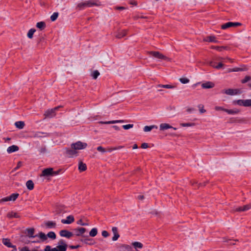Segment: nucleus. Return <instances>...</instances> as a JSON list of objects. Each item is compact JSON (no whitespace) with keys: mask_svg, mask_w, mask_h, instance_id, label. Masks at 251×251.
Instances as JSON below:
<instances>
[{"mask_svg":"<svg viewBox=\"0 0 251 251\" xmlns=\"http://www.w3.org/2000/svg\"><path fill=\"white\" fill-rule=\"evenodd\" d=\"M68 245L65 240L60 239L58 242V245L54 247L51 248L50 246H46L44 251H66Z\"/></svg>","mask_w":251,"mask_h":251,"instance_id":"f257e3e1","label":"nucleus"},{"mask_svg":"<svg viewBox=\"0 0 251 251\" xmlns=\"http://www.w3.org/2000/svg\"><path fill=\"white\" fill-rule=\"evenodd\" d=\"M100 5V2L97 0H89L78 3L76 8L78 10H81L86 7H90L94 6H98Z\"/></svg>","mask_w":251,"mask_h":251,"instance_id":"f03ea898","label":"nucleus"},{"mask_svg":"<svg viewBox=\"0 0 251 251\" xmlns=\"http://www.w3.org/2000/svg\"><path fill=\"white\" fill-rule=\"evenodd\" d=\"M38 237L40 238L42 241H46L47 239V237H49L52 240L56 238V234L53 231L49 232L47 235H46L44 233L40 232L38 234Z\"/></svg>","mask_w":251,"mask_h":251,"instance_id":"7ed1b4c3","label":"nucleus"},{"mask_svg":"<svg viewBox=\"0 0 251 251\" xmlns=\"http://www.w3.org/2000/svg\"><path fill=\"white\" fill-rule=\"evenodd\" d=\"M148 54L150 55L153 56V57H154L157 59H159L167 60L168 61H171L170 58L164 55L163 54H162L161 53H160L159 51H149L148 52Z\"/></svg>","mask_w":251,"mask_h":251,"instance_id":"20e7f679","label":"nucleus"},{"mask_svg":"<svg viewBox=\"0 0 251 251\" xmlns=\"http://www.w3.org/2000/svg\"><path fill=\"white\" fill-rule=\"evenodd\" d=\"M61 107V106H57L54 108L48 109L46 111L44 115L45 117V118H51L54 117L56 115V111Z\"/></svg>","mask_w":251,"mask_h":251,"instance_id":"39448f33","label":"nucleus"},{"mask_svg":"<svg viewBox=\"0 0 251 251\" xmlns=\"http://www.w3.org/2000/svg\"><path fill=\"white\" fill-rule=\"evenodd\" d=\"M87 147V144L86 143L82 142L81 141H77L75 143H73L71 145V148L75 149V150H82L85 149Z\"/></svg>","mask_w":251,"mask_h":251,"instance_id":"423d86ee","label":"nucleus"},{"mask_svg":"<svg viewBox=\"0 0 251 251\" xmlns=\"http://www.w3.org/2000/svg\"><path fill=\"white\" fill-rule=\"evenodd\" d=\"M251 208V203H249L242 206L234 207L232 211L233 212H244L246 211Z\"/></svg>","mask_w":251,"mask_h":251,"instance_id":"0eeeda50","label":"nucleus"},{"mask_svg":"<svg viewBox=\"0 0 251 251\" xmlns=\"http://www.w3.org/2000/svg\"><path fill=\"white\" fill-rule=\"evenodd\" d=\"M241 25L240 23L238 22H227L224 24H223L221 25V28L222 29H226L227 28L231 27H236L238 26H240Z\"/></svg>","mask_w":251,"mask_h":251,"instance_id":"6e6552de","label":"nucleus"},{"mask_svg":"<svg viewBox=\"0 0 251 251\" xmlns=\"http://www.w3.org/2000/svg\"><path fill=\"white\" fill-rule=\"evenodd\" d=\"M58 174V172H54L53 169L49 168L44 169L42 173L41 176H49L56 175Z\"/></svg>","mask_w":251,"mask_h":251,"instance_id":"1a4fd4ad","label":"nucleus"},{"mask_svg":"<svg viewBox=\"0 0 251 251\" xmlns=\"http://www.w3.org/2000/svg\"><path fill=\"white\" fill-rule=\"evenodd\" d=\"M223 93L228 95H236L241 93L240 90L238 89H228L223 91Z\"/></svg>","mask_w":251,"mask_h":251,"instance_id":"9d476101","label":"nucleus"},{"mask_svg":"<svg viewBox=\"0 0 251 251\" xmlns=\"http://www.w3.org/2000/svg\"><path fill=\"white\" fill-rule=\"evenodd\" d=\"M59 234L61 236L65 237L68 239L70 238L73 236L72 232L65 229L60 230L59 232Z\"/></svg>","mask_w":251,"mask_h":251,"instance_id":"9b49d317","label":"nucleus"},{"mask_svg":"<svg viewBox=\"0 0 251 251\" xmlns=\"http://www.w3.org/2000/svg\"><path fill=\"white\" fill-rule=\"evenodd\" d=\"M75 221L74 217L73 215H69L67 217L66 219H62L61 223L63 224H70Z\"/></svg>","mask_w":251,"mask_h":251,"instance_id":"f8f14e48","label":"nucleus"},{"mask_svg":"<svg viewBox=\"0 0 251 251\" xmlns=\"http://www.w3.org/2000/svg\"><path fill=\"white\" fill-rule=\"evenodd\" d=\"M26 231L29 238H35L38 236V235H34L35 230L33 228H27Z\"/></svg>","mask_w":251,"mask_h":251,"instance_id":"ddd939ff","label":"nucleus"},{"mask_svg":"<svg viewBox=\"0 0 251 251\" xmlns=\"http://www.w3.org/2000/svg\"><path fill=\"white\" fill-rule=\"evenodd\" d=\"M112 231L114 234V236L112 237V240L114 241L117 240L120 237V235L118 232V228L117 227H113Z\"/></svg>","mask_w":251,"mask_h":251,"instance_id":"4468645a","label":"nucleus"},{"mask_svg":"<svg viewBox=\"0 0 251 251\" xmlns=\"http://www.w3.org/2000/svg\"><path fill=\"white\" fill-rule=\"evenodd\" d=\"M67 155L70 157H73L76 156L77 154V151L75 149H68L66 151Z\"/></svg>","mask_w":251,"mask_h":251,"instance_id":"2eb2a0df","label":"nucleus"},{"mask_svg":"<svg viewBox=\"0 0 251 251\" xmlns=\"http://www.w3.org/2000/svg\"><path fill=\"white\" fill-rule=\"evenodd\" d=\"M169 128H173L174 130H176V127H173L171 126H170L168 124L163 123L160 124V130H164Z\"/></svg>","mask_w":251,"mask_h":251,"instance_id":"dca6fc26","label":"nucleus"},{"mask_svg":"<svg viewBox=\"0 0 251 251\" xmlns=\"http://www.w3.org/2000/svg\"><path fill=\"white\" fill-rule=\"evenodd\" d=\"M214 83L210 82V81H207L205 83H203L201 84V87L203 89H209L212 88L214 87Z\"/></svg>","mask_w":251,"mask_h":251,"instance_id":"f3484780","label":"nucleus"},{"mask_svg":"<svg viewBox=\"0 0 251 251\" xmlns=\"http://www.w3.org/2000/svg\"><path fill=\"white\" fill-rule=\"evenodd\" d=\"M45 225L48 228H54L56 227V223L53 221H47L45 223Z\"/></svg>","mask_w":251,"mask_h":251,"instance_id":"a211bd4d","label":"nucleus"},{"mask_svg":"<svg viewBox=\"0 0 251 251\" xmlns=\"http://www.w3.org/2000/svg\"><path fill=\"white\" fill-rule=\"evenodd\" d=\"M87 169V166L85 163H84L82 161H80L78 163V170L79 172H83L86 171Z\"/></svg>","mask_w":251,"mask_h":251,"instance_id":"6ab92c4d","label":"nucleus"},{"mask_svg":"<svg viewBox=\"0 0 251 251\" xmlns=\"http://www.w3.org/2000/svg\"><path fill=\"white\" fill-rule=\"evenodd\" d=\"M19 147L16 145H12L11 146L9 147L7 149V151L9 153H11L12 152L18 151L19 150Z\"/></svg>","mask_w":251,"mask_h":251,"instance_id":"aec40b11","label":"nucleus"},{"mask_svg":"<svg viewBox=\"0 0 251 251\" xmlns=\"http://www.w3.org/2000/svg\"><path fill=\"white\" fill-rule=\"evenodd\" d=\"M75 230L76 232V235L80 236L85 233V232L86 231V229L83 227H79V228L75 229Z\"/></svg>","mask_w":251,"mask_h":251,"instance_id":"412c9836","label":"nucleus"},{"mask_svg":"<svg viewBox=\"0 0 251 251\" xmlns=\"http://www.w3.org/2000/svg\"><path fill=\"white\" fill-rule=\"evenodd\" d=\"M82 241L84 243L88 244L89 245H93L96 243V242L94 241V240L91 238H86Z\"/></svg>","mask_w":251,"mask_h":251,"instance_id":"4be33fe9","label":"nucleus"},{"mask_svg":"<svg viewBox=\"0 0 251 251\" xmlns=\"http://www.w3.org/2000/svg\"><path fill=\"white\" fill-rule=\"evenodd\" d=\"M210 65L214 68L217 69H220L222 68L224 66V64L221 62L219 63L217 65H216L215 63L213 61H211L210 62Z\"/></svg>","mask_w":251,"mask_h":251,"instance_id":"5701e85b","label":"nucleus"},{"mask_svg":"<svg viewBox=\"0 0 251 251\" xmlns=\"http://www.w3.org/2000/svg\"><path fill=\"white\" fill-rule=\"evenodd\" d=\"M34 183L31 180H28L26 183V186L29 190H32L34 188Z\"/></svg>","mask_w":251,"mask_h":251,"instance_id":"b1692460","label":"nucleus"},{"mask_svg":"<svg viewBox=\"0 0 251 251\" xmlns=\"http://www.w3.org/2000/svg\"><path fill=\"white\" fill-rule=\"evenodd\" d=\"M2 243L7 246V247L11 248L14 247L13 245H12L9 239L5 238L2 239Z\"/></svg>","mask_w":251,"mask_h":251,"instance_id":"393cba45","label":"nucleus"},{"mask_svg":"<svg viewBox=\"0 0 251 251\" xmlns=\"http://www.w3.org/2000/svg\"><path fill=\"white\" fill-rule=\"evenodd\" d=\"M15 125L19 129H23L25 126V124L23 121H18L15 123Z\"/></svg>","mask_w":251,"mask_h":251,"instance_id":"a878e982","label":"nucleus"},{"mask_svg":"<svg viewBox=\"0 0 251 251\" xmlns=\"http://www.w3.org/2000/svg\"><path fill=\"white\" fill-rule=\"evenodd\" d=\"M205 41L210 42H214L217 43L218 41L216 40V38L214 36H209L207 37L206 39L205 40Z\"/></svg>","mask_w":251,"mask_h":251,"instance_id":"bb28decb","label":"nucleus"},{"mask_svg":"<svg viewBox=\"0 0 251 251\" xmlns=\"http://www.w3.org/2000/svg\"><path fill=\"white\" fill-rule=\"evenodd\" d=\"M131 244L135 249H137L138 248L141 249L143 247V244L139 242H132Z\"/></svg>","mask_w":251,"mask_h":251,"instance_id":"cd10ccee","label":"nucleus"},{"mask_svg":"<svg viewBox=\"0 0 251 251\" xmlns=\"http://www.w3.org/2000/svg\"><path fill=\"white\" fill-rule=\"evenodd\" d=\"M7 216L8 218H19L20 216L18 214V213H16V212H9L7 215Z\"/></svg>","mask_w":251,"mask_h":251,"instance_id":"c85d7f7f","label":"nucleus"},{"mask_svg":"<svg viewBox=\"0 0 251 251\" xmlns=\"http://www.w3.org/2000/svg\"><path fill=\"white\" fill-rule=\"evenodd\" d=\"M127 34V31L126 30H123L119 32L116 35V37L118 38H121L125 36Z\"/></svg>","mask_w":251,"mask_h":251,"instance_id":"c756f323","label":"nucleus"},{"mask_svg":"<svg viewBox=\"0 0 251 251\" xmlns=\"http://www.w3.org/2000/svg\"><path fill=\"white\" fill-rule=\"evenodd\" d=\"M36 27L41 30L44 29L46 27L45 23L44 22H40L36 24Z\"/></svg>","mask_w":251,"mask_h":251,"instance_id":"7c9ffc66","label":"nucleus"},{"mask_svg":"<svg viewBox=\"0 0 251 251\" xmlns=\"http://www.w3.org/2000/svg\"><path fill=\"white\" fill-rule=\"evenodd\" d=\"M157 127L156 126L153 125L151 126H145L144 128V131L145 132H149L153 128H157Z\"/></svg>","mask_w":251,"mask_h":251,"instance_id":"2f4dec72","label":"nucleus"},{"mask_svg":"<svg viewBox=\"0 0 251 251\" xmlns=\"http://www.w3.org/2000/svg\"><path fill=\"white\" fill-rule=\"evenodd\" d=\"M98 234V230L97 228H93L89 232V235L91 237H95Z\"/></svg>","mask_w":251,"mask_h":251,"instance_id":"473e14b6","label":"nucleus"},{"mask_svg":"<svg viewBox=\"0 0 251 251\" xmlns=\"http://www.w3.org/2000/svg\"><path fill=\"white\" fill-rule=\"evenodd\" d=\"M158 87L160 88H167V89H173L175 88V86L169 85V84H166V85H162V84H159L157 85Z\"/></svg>","mask_w":251,"mask_h":251,"instance_id":"72a5a7b5","label":"nucleus"},{"mask_svg":"<svg viewBox=\"0 0 251 251\" xmlns=\"http://www.w3.org/2000/svg\"><path fill=\"white\" fill-rule=\"evenodd\" d=\"M18 196H19L18 194L14 193L9 196V199L10 201H14L17 199Z\"/></svg>","mask_w":251,"mask_h":251,"instance_id":"f704fd0d","label":"nucleus"},{"mask_svg":"<svg viewBox=\"0 0 251 251\" xmlns=\"http://www.w3.org/2000/svg\"><path fill=\"white\" fill-rule=\"evenodd\" d=\"M211 48L217 50L219 51H222L224 49H226V47L224 46H212Z\"/></svg>","mask_w":251,"mask_h":251,"instance_id":"c9c22d12","label":"nucleus"},{"mask_svg":"<svg viewBox=\"0 0 251 251\" xmlns=\"http://www.w3.org/2000/svg\"><path fill=\"white\" fill-rule=\"evenodd\" d=\"M36 31V30L34 28H31L30 29L28 33H27V37L30 38V39H31L33 37V35L34 34V33Z\"/></svg>","mask_w":251,"mask_h":251,"instance_id":"e433bc0d","label":"nucleus"},{"mask_svg":"<svg viewBox=\"0 0 251 251\" xmlns=\"http://www.w3.org/2000/svg\"><path fill=\"white\" fill-rule=\"evenodd\" d=\"M123 120H114L111 121L104 122V124H116V123H123Z\"/></svg>","mask_w":251,"mask_h":251,"instance_id":"4c0bfd02","label":"nucleus"},{"mask_svg":"<svg viewBox=\"0 0 251 251\" xmlns=\"http://www.w3.org/2000/svg\"><path fill=\"white\" fill-rule=\"evenodd\" d=\"M58 16V12L53 13V14L50 16L51 21L52 22L55 21L57 19Z\"/></svg>","mask_w":251,"mask_h":251,"instance_id":"58836bf2","label":"nucleus"},{"mask_svg":"<svg viewBox=\"0 0 251 251\" xmlns=\"http://www.w3.org/2000/svg\"><path fill=\"white\" fill-rule=\"evenodd\" d=\"M99 75H100V73L97 70L94 71L91 74V76L95 79H97Z\"/></svg>","mask_w":251,"mask_h":251,"instance_id":"ea45409f","label":"nucleus"},{"mask_svg":"<svg viewBox=\"0 0 251 251\" xmlns=\"http://www.w3.org/2000/svg\"><path fill=\"white\" fill-rule=\"evenodd\" d=\"M235 103L240 106H245V100H239L235 101Z\"/></svg>","mask_w":251,"mask_h":251,"instance_id":"a19ab883","label":"nucleus"},{"mask_svg":"<svg viewBox=\"0 0 251 251\" xmlns=\"http://www.w3.org/2000/svg\"><path fill=\"white\" fill-rule=\"evenodd\" d=\"M251 80V76H249V75H246L244 79H242L241 80V82L242 83H245L247 82H248L249 81Z\"/></svg>","mask_w":251,"mask_h":251,"instance_id":"79ce46f5","label":"nucleus"},{"mask_svg":"<svg viewBox=\"0 0 251 251\" xmlns=\"http://www.w3.org/2000/svg\"><path fill=\"white\" fill-rule=\"evenodd\" d=\"M225 111L227 112L229 114H235L238 113V112H239L238 110H228V109H227L225 110Z\"/></svg>","mask_w":251,"mask_h":251,"instance_id":"37998d69","label":"nucleus"},{"mask_svg":"<svg viewBox=\"0 0 251 251\" xmlns=\"http://www.w3.org/2000/svg\"><path fill=\"white\" fill-rule=\"evenodd\" d=\"M179 81L183 84H186L189 82V79L186 77H182L179 78Z\"/></svg>","mask_w":251,"mask_h":251,"instance_id":"c03bdc74","label":"nucleus"},{"mask_svg":"<svg viewBox=\"0 0 251 251\" xmlns=\"http://www.w3.org/2000/svg\"><path fill=\"white\" fill-rule=\"evenodd\" d=\"M195 124L193 123H182L180 124V126L183 127L186 126H195Z\"/></svg>","mask_w":251,"mask_h":251,"instance_id":"a18cd8bd","label":"nucleus"},{"mask_svg":"<svg viewBox=\"0 0 251 251\" xmlns=\"http://www.w3.org/2000/svg\"><path fill=\"white\" fill-rule=\"evenodd\" d=\"M133 124H128V125H126L123 126V128L125 130H127L130 128H132V127H133Z\"/></svg>","mask_w":251,"mask_h":251,"instance_id":"49530a36","label":"nucleus"},{"mask_svg":"<svg viewBox=\"0 0 251 251\" xmlns=\"http://www.w3.org/2000/svg\"><path fill=\"white\" fill-rule=\"evenodd\" d=\"M245 104L246 107L251 106V99L245 100Z\"/></svg>","mask_w":251,"mask_h":251,"instance_id":"de8ad7c7","label":"nucleus"},{"mask_svg":"<svg viewBox=\"0 0 251 251\" xmlns=\"http://www.w3.org/2000/svg\"><path fill=\"white\" fill-rule=\"evenodd\" d=\"M57 214H63L64 213L63 207L58 208L56 211Z\"/></svg>","mask_w":251,"mask_h":251,"instance_id":"09e8293b","label":"nucleus"},{"mask_svg":"<svg viewBox=\"0 0 251 251\" xmlns=\"http://www.w3.org/2000/svg\"><path fill=\"white\" fill-rule=\"evenodd\" d=\"M20 251H37L36 250L30 251L27 247H24L20 249Z\"/></svg>","mask_w":251,"mask_h":251,"instance_id":"8fccbe9b","label":"nucleus"},{"mask_svg":"<svg viewBox=\"0 0 251 251\" xmlns=\"http://www.w3.org/2000/svg\"><path fill=\"white\" fill-rule=\"evenodd\" d=\"M101 234L102 236L105 238L107 237L109 235V233L106 230L102 231L101 232Z\"/></svg>","mask_w":251,"mask_h":251,"instance_id":"3c124183","label":"nucleus"},{"mask_svg":"<svg viewBox=\"0 0 251 251\" xmlns=\"http://www.w3.org/2000/svg\"><path fill=\"white\" fill-rule=\"evenodd\" d=\"M199 107L200 108V111L201 113H203L206 112V110L204 109V106L202 105H200L199 106Z\"/></svg>","mask_w":251,"mask_h":251,"instance_id":"603ef678","label":"nucleus"},{"mask_svg":"<svg viewBox=\"0 0 251 251\" xmlns=\"http://www.w3.org/2000/svg\"><path fill=\"white\" fill-rule=\"evenodd\" d=\"M123 148V146H118V147H116V148H112H112H108V149H107V151H113V150H119V149H122Z\"/></svg>","mask_w":251,"mask_h":251,"instance_id":"864d4df0","label":"nucleus"},{"mask_svg":"<svg viewBox=\"0 0 251 251\" xmlns=\"http://www.w3.org/2000/svg\"><path fill=\"white\" fill-rule=\"evenodd\" d=\"M97 150L99 151H100L101 152H105V149H104L101 146H99L98 148H97Z\"/></svg>","mask_w":251,"mask_h":251,"instance_id":"5fc2aeb1","label":"nucleus"},{"mask_svg":"<svg viewBox=\"0 0 251 251\" xmlns=\"http://www.w3.org/2000/svg\"><path fill=\"white\" fill-rule=\"evenodd\" d=\"M43 133L42 132H36L34 135V137H37V138H40V137H42V136L41 135V134H43Z\"/></svg>","mask_w":251,"mask_h":251,"instance_id":"6e6d98bb","label":"nucleus"},{"mask_svg":"<svg viewBox=\"0 0 251 251\" xmlns=\"http://www.w3.org/2000/svg\"><path fill=\"white\" fill-rule=\"evenodd\" d=\"M77 224L78 225H80L81 226H87L88 225L87 224L84 223L81 219H80L77 222Z\"/></svg>","mask_w":251,"mask_h":251,"instance_id":"4d7b16f0","label":"nucleus"},{"mask_svg":"<svg viewBox=\"0 0 251 251\" xmlns=\"http://www.w3.org/2000/svg\"><path fill=\"white\" fill-rule=\"evenodd\" d=\"M215 109L217 111L222 110V111H225V110H226V109H225L223 107H221V106H216L215 107Z\"/></svg>","mask_w":251,"mask_h":251,"instance_id":"13d9d810","label":"nucleus"},{"mask_svg":"<svg viewBox=\"0 0 251 251\" xmlns=\"http://www.w3.org/2000/svg\"><path fill=\"white\" fill-rule=\"evenodd\" d=\"M243 71L242 69H240V68H235V69H230L229 70L228 72H238V71Z\"/></svg>","mask_w":251,"mask_h":251,"instance_id":"bf43d9fd","label":"nucleus"},{"mask_svg":"<svg viewBox=\"0 0 251 251\" xmlns=\"http://www.w3.org/2000/svg\"><path fill=\"white\" fill-rule=\"evenodd\" d=\"M142 149H147L149 147L148 144L146 143H142L141 147Z\"/></svg>","mask_w":251,"mask_h":251,"instance_id":"052dcab7","label":"nucleus"},{"mask_svg":"<svg viewBox=\"0 0 251 251\" xmlns=\"http://www.w3.org/2000/svg\"><path fill=\"white\" fill-rule=\"evenodd\" d=\"M22 162H21V161L18 162L17 165L16 167L14 169V170H16L18 169L22 166Z\"/></svg>","mask_w":251,"mask_h":251,"instance_id":"680f3d73","label":"nucleus"},{"mask_svg":"<svg viewBox=\"0 0 251 251\" xmlns=\"http://www.w3.org/2000/svg\"><path fill=\"white\" fill-rule=\"evenodd\" d=\"M9 199V197L4 198L0 200V201L4 202V201H10Z\"/></svg>","mask_w":251,"mask_h":251,"instance_id":"e2e57ef3","label":"nucleus"},{"mask_svg":"<svg viewBox=\"0 0 251 251\" xmlns=\"http://www.w3.org/2000/svg\"><path fill=\"white\" fill-rule=\"evenodd\" d=\"M40 151L41 153H45L46 151V149L45 147H42L40 149Z\"/></svg>","mask_w":251,"mask_h":251,"instance_id":"0e129e2a","label":"nucleus"},{"mask_svg":"<svg viewBox=\"0 0 251 251\" xmlns=\"http://www.w3.org/2000/svg\"><path fill=\"white\" fill-rule=\"evenodd\" d=\"M80 246L79 245H76V246H70V248L71 249H77Z\"/></svg>","mask_w":251,"mask_h":251,"instance_id":"69168bd1","label":"nucleus"},{"mask_svg":"<svg viewBox=\"0 0 251 251\" xmlns=\"http://www.w3.org/2000/svg\"><path fill=\"white\" fill-rule=\"evenodd\" d=\"M115 9L117 10H124L126 9V8L123 6H119V7H116Z\"/></svg>","mask_w":251,"mask_h":251,"instance_id":"338daca9","label":"nucleus"},{"mask_svg":"<svg viewBox=\"0 0 251 251\" xmlns=\"http://www.w3.org/2000/svg\"><path fill=\"white\" fill-rule=\"evenodd\" d=\"M112 127L116 130H120V127L119 126H113Z\"/></svg>","mask_w":251,"mask_h":251,"instance_id":"774afa93","label":"nucleus"}]
</instances>
